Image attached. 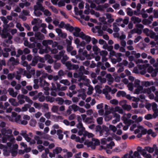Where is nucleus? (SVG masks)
Masks as SVG:
<instances>
[{"label":"nucleus","mask_w":158,"mask_h":158,"mask_svg":"<svg viewBox=\"0 0 158 158\" xmlns=\"http://www.w3.org/2000/svg\"><path fill=\"white\" fill-rule=\"evenodd\" d=\"M35 36L36 39L37 40H42L44 38V35L41 34V33L39 31L35 32Z\"/></svg>","instance_id":"obj_1"},{"label":"nucleus","mask_w":158,"mask_h":158,"mask_svg":"<svg viewBox=\"0 0 158 158\" xmlns=\"http://www.w3.org/2000/svg\"><path fill=\"white\" fill-rule=\"evenodd\" d=\"M122 119L124 121V123L127 124L128 126H130L131 124L133 123L134 121L131 119H128L125 117H122Z\"/></svg>","instance_id":"obj_2"},{"label":"nucleus","mask_w":158,"mask_h":158,"mask_svg":"<svg viewBox=\"0 0 158 158\" xmlns=\"http://www.w3.org/2000/svg\"><path fill=\"white\" fill-rule=\"evenodd\" d=\"M106 77L107 78L108 84L110 85H111L114 81V78L111 74L110 73L107 74L106 76Z\"/></svg>","instance_id":"obj_3"},{"label":"nucleus","mask_w":158,"mask_h":158,"mask_svg":"<svg viewBox=\"0 0 158 158\" xmlns=\"http://www.w3.org/2000/svg\"><path fill=\"white\" fill-rule=\"evenodd\" d=\"M8 91L9 92L10 95L14 98H15L18 94L17 92L14 91L13 89L12 88H9L8 90Z\"/></svg>","instance_id":"obj_4"},{"label":"nucleus","mask_w":158,"mask_h":158,"mask_svg":"<svg viewBox=\"0 0 158 158\" xmlns=\"http://www.w3.org/2000/svg\"><path fill=\"white\" fill-rule=\"evenodd\" d=\"M131 20L134 22V23H139L141 22L142 19L135 16H133L131 18Z\"/></svg>","instance_id":"obj_5"},{"label":"nucleus","mask_w":158,"mask_h":158,"mask_svg":"<svg viewBox=\"0 0 158 158\" xmlns=\"http://www.w3.org/2000/svg\"><path fill=\"white\" fill-rule=\"evenodd\" d=\"M95 131L96 132H99L101 135H102L104 133L103 130L102 129L101 126L99 125H97L96 126Z\"/></svg>","instance_id":"obj_6"},{"label":"nucleus","mask_w":158,"mask_h":158,"mask_svg":"<svg viewBox=\"0 0 158 158\" xmlns=\"http://www.w3.org/2000/svg\"><path fill=\"white\" fill-rule=\"evenodd\" d=\"M65 28L67 30H68L71 32H72L74 30V27L71 26L70 25L69 23L65 24Z\"/></svg>","instance_id":"obj_7"},{"label":"nucleus","mask_w":158,"mask_h":158,"mask_svg":"<svg viewBox=\"0 0 158 158\" xmlns=\"http://www.w3.org/2000/svg\"><path fill=\"white\" fill-rule=\"evenodd\" d=\"M126 93L125 91H119L117 94L116 96L118 97L121 96L123 97H126Z\"/></svg>","instance_id":"obj_8"},{"label":"nucleus","mask_w":158,"mask_h":158,"mask_svg":"<svg viewBox=\"0 0 158 158\" xmlns=\"http://www.w3.org/2000/svg\"><path fill=\"white\" fill-rule=\"evenodd\" d=\"M9 101L12 106H17L19 105L18 103L15 101V99L14 98H10Z\"/></svg>","instance_id":"obj_9"},{"label":"nucleus","mask_w":158,"mask_h":158,"mask_svg":"<svg viewBox=\"0 0 158 158\" xmlns=\"http://www.w3.org/2000/svg\"><path fill=\"white\" fill-rule=\"evenodd\" d=\"M9 60L10 62H12L11 64L13 65H16L19 63V62L16 60L15 58L13 57H11Z\"/></svg>","instance_id":"obj_10"},{"label":"nucleus","mask_w":158,"mask_h":158,"mask_svg":"<svg viewBox=\"0 0 158 158\" xmlns=\"http://www.w3.org/2000/svg\"><path fill=\"white\" fill-rule=\"evenodd\" d=\"M62 151V148L60 147H57L53 150V152L57 154L60 153Z\"/></svg>","instance_id":"obj_11"},{"label":"nucleus","mask_w":158,"mask_h":158,"mask_svg":"<svg viewBox=\"0 0 158 158\" xmlns=\"http://www.w3.org/2000/svg\"><path fill=\"white\" fill-rule=\"evenodd\" d=\"M55 100L56 102H58V104L60 105L63 104L64 102V100L62 98L57 97L56 98Z\"/></svg>","instance_id":"obj_12"},{"label":"nucleus","mask_w":158,"mask_h":158,"mask_svg":"<svg viewBox=\"0 0 158 158\" xmlns=\"http://www.w3.org/2000/svg\"><path fill=\"white\" fill-rule=\"evenodd\" d=\"M122 107L124 110H127L128 111H130L131 109V105L127 104L123 105L122 106Z\"/></svg>","instance_id":"obj_13"},{"label":"nucleus","mask_w":158,"mask_h":158,"mask_svg":"<svg viewBox=\"0 0 158 158\" xmlns=\"http://www.w3.org/2000/svg\"><path fill=\"white\" fill-rule=\"evenodd\" d=\"M39 60V58L37 56H35L33 59L31 65L33 66H35L38 63Z\"/></svg>","instance_id":"obj_14"},{"label":"nucleus","mask_w":158,"mask_h":158,"mask_svg":"<svg viewBox=\"0 0 158 158\" xmlns=\"http://www.w3.org/2000/svg\"><path fill=\"white\" fill-rule=\"evenodd\" d=\"M31 106V105L29 104H25L24 105V106L22 107L21 111H27V109L30 108Z\"/></svg>","instance_id":"obj_15"},{"label":"nucleus","mask_w":158,"mask_h":158,"mask_svg":"<svg viewBox=\"0 0 158 158\" xmlns=\"http://www.w3.org/2000/svg\"><path fill=\"white\" fill-rule=\"evenodd\" d=\"M108 148L106 147L103 146H101L100 148V150L104 149L106 150V152L108 154H110L111 153V151L110 150L107 149Z\"/></svg>","instance_id":"obj_16"},{"label":"nucleus","mask_w":158,"mask_h":158,"mask_svg":"<svg viewBox=\"0 0 158 158\" xmlns=\"http://www.w3.org/2000/svg\"><path fill=\"white\" fill-rule=\"evenodd\" d=\"M143 84L145 87H147L151 85H153L154 84V83L152 81H145L144 82Z\"/></svg>","instance_id":"obj_17"},{"label":"nucleus","mask_w":158,"mask_h":158,"mask_svg":"<svg viewBox=\"0 0 158 158\" xmlns=\"http://www.w3.org/2000/svg\"><path fill=\"white\" fill-rule=\"evenodd\" d=\"M45 99L47 102H49L51 103L53 102L55 100V98H54L51 97L49 96L46 97Z\"/></svg>","instance_id":"obj_18"},{"label":"nucleus","mask_w":158,"mask_h":158,"mask_svg":"<svg viewBox=\"0 0 158 158\" xmlns=\"http://www.w3.org/2000/svg\"><path fill=\"white\" fill-rule=\"evenodd\" d=\"M113 30L116 32H118L119 31V28L117 25L116 23H113Z\"/></svg>","instance_id":"obj_19"},{"label":"nucleus","mask_w":158,"mask_h":158,"mask_svg":"<svg viewBox=\"0 0 158 158\" xmlns=\"http://www.w3.org/2000/svg\"><path fill=\"white\" fill-rule=\"evenodd\" d=\"M98 80L100 81V82L102 83H104L106 81V79L105 78H102L100 76H98L97 77Z\"/></svg>","instance_id":"obj_20"},{"label":"nucleus","mask_w":158,"mask_h":158,"mask_svg":"<svg viewBox=\"0 0 158 158\" xmlns=\"http://www.w3.org/2000/svg\"><path fill=\"white\" fill-rule=\"evenodd\" d=\"M36 120L35 119H32L30 121V125L32 127H34L35 126L36 124Z\"/></svg>","instance_id":"obj_21"},{"label":"nucleus","mask_w":158,"mask_h":158,"mask_svg":"<svg viewBox=\"0 0 158 158\" xmlns=\"http://www.w3.org/2000/svg\"><path fill=\"white\" fill-rule=\"evenodd\" d=\"M145 149L147 151H148L149 153H152L154 152V149L152 148L149 146L145 147Z\"/></svg>","instance_id":"obj_22"},{"label":"nucleus","mask_w":158,"mask_h":158,"mask_svg":"<svg viewBox=\"0 0 158 158\" xmlns=\"http://www.w3.org/2000/svg\"><path fill=\"white\" fill-rule=\"evenodd\" d=\"M114 145L115 143L114 142L112 141L109 143L107 144L106 147L108 148L112 149V147L114 146Z\"/></svg>","instance_id":"obj_23"},{"label":"nucleus","mask_w":158,"mask_h":158,"mask_svg":"<svg viewBox=\"0 0 158 158\" xmlns=\"http://www.w3.org/2000/svg\"><path fill=\"white\" fill-rule=\"evenodd\" d=\"M127 15L130 16H131L133 15V12L132 11V9L129 7H128L127 8Z\"/></svg>","instance_id":"obj_24"},{"label":"nucleus","mask_w":158,"mask_h":158,"mask_svg":"<svg viewBox=\"0 0 158 158\" xmlns=\"http://www.w3.org/2000/svg\"><path fill=\"white\" fill-rule=\"evenodd\" d=\"M60 82L67 85H69L70 84V82L67 79L62 80L60 81Z\"/></svg>","instance_id":"obj_25"},{"label":"nucleus","mask_w":158,"mask_h":158,"mask_svg":"<svg viewBox=\"0 0 158 158\" xmlns=\"http://www.w3.org/2000/svg\"><path fill=\"white\" fill-rule=\"evenodd\" d=\"M8 148H6L4 149L3 154L4 156H8L9 155L10 151H9L7 150Z\"/></svg>","instance_id":"obj_26"},{"label":"nucleus","mask_w":158,"mask_h":158,"mask_svg":"<svg viewBox=\"0 0 158 158\" xmlns=\"http://www.w3.org/2000/svg\"><path fill=\"white\" fill-rule=\"evenodd\" d=\"M70 106L71 107L72 109L73 110L74 112L77 111L79 108V106L75 104H73Z\"/></svg>","instance_id":"obj_27"},{"label":"nucleus","mask_w":158,"mask_h":158,"mask_svg":"<svg viewBox=\"0 0 158 158\" xmlns=\"http://www.w3.org/2000/svg\"><path fill=\"white\" fill-rule=\"evenodd\" d=\"M10 152L11 153V156L13 157L16 156L18 154L17 150H10Z\"/></svg>","instance_id":"obj_28"},{"label":"nucleus","mask_w":158,"mask_h":158,"mask_svg":"<svg viewBox=\"0 0 158 158\" xmlns=\"http://www.w3.org/2000/svg\"><path fill=\"white\" fill-rule=\"evenodd\" d=\"M59 106H54L52 108V111L53 112L55 113L57 112L58 110Z\"/></svg>","instance_id":"obj_29"},{"label":"nucleus","mask_w":158,"mask_h":158,"mask_svg":"<svg viewBox=\"0 0 158 158\" xmlns=\"http://www.w3.org/2000/svg\"><path fill=\"white\" fill-rule=\"evenodd\" d=\"M44 13L45 15L47 16H50L52 15L51 12L47 9H45L44 12Z\"/></svg>","instance_id":"obj_30"},{"label":"nucleus","mask_w":158,"mask_h":158,"mask_svg":"<svg viewBox=\"0 0 158 158\" xmlns=\"http://www.w3.org/2000/svg\"><path fill=\"white\" fill-rule=\"evenodd\" d=\"M144 118L147 120H149L152 118V115L150 114H148L144 116Z\"/></svg>","instance_id":"obj_31"},{"label":"nucleus","mask_w":158,"mask_h":158,"mask_svg":"<svg viewBox=\"0 0 158 158\" xmlns=\"http://www.w3.org/2000/svg\"><path fill=\"white\" fill-rule=\"evenodd\" d=\"M97 121L99 125H101L103 123V118L102 117H98L97 118Z\"/></svg>","instance_id":"obj_32"},{"label":"nucleus","mask_w":158,"mask_h":158,"mask_svg":"<svg viewBox=\"0 0 158 158\" xmlns=\"http://www.w3.org/2000/svg\"><path fill=\"white\" fill-rule=\"evenodd\" d=\"M142 23L144 25H146L151 23V21L149 19H144L142 20Z\"/></svg>","instance_id":"obj_33"},{"label":"nucleus","mask_w":158,"mask_h":158,"mask_svg":"<svg viewBox=\"0 0 158 158\" xmlns=\"http://www.w3.org/2000/svg\"><path fill=\"white\" fill-rule=\"evenodd\" d=\"M93 119V117L92 116L90 117L89 118H86L85 121V122L87 123H93V121H92Z\"/></svg>","instance_id":"obj_34"},{"label":"nucleus","mask_w":158,"mask_h":158,"mask_svg":"<svg viewBox=\"0 0 158 158\" xmlns=\"http://www.w3.org/2000/svg\"><path fill=\"white\" fill-rule=\"evenodd\" d=\"M22 72V71H21V72L19 71H17L16 73H17V75H16L15 76L16 79L18 80H19L20 79L21 76L20 75H19V74H21V73Z\"/></svg>","instance_id":"obj_35"},{"label":"nucleus","mask_w":158,"mask_h":158,"mask_svg":"<svg viewBox=\"0 0 158 158\" xmlns=\"http://www.w3.org/2000/svg\"><path fill=\"white\" fill-rule=\"evenodd\" d=\"M65 65L69 70H71L72 64L70 62L68 61L66 62L65 64Z\"/></svg>","instance_id":"obj_36"},{"label":"nucleus","mask_w":158,"mask_h":158,"mask_svg":"<svg viewBox=\"0 0 158 158\" xmlns=\"http://www.w3.org/2000/svg\"><path fill=\"white\" fill-rule=\"evenodd\" d=\"M37 5H38L39 7V10L44 12L45 10L44 7L43 6L42 4L38 3Z\"/></svg>","instance_id":"obj_37"},{"label":"nucleus","mask_w":158,"mask_h":158,"mask_svg":"<svg viewBox=\"0 0 158 158\" xmlns=\"http://www.w3.org/2000/svg\"><path fill=\"white\" fill-rule=\"evenodd\" d=\"M0 19L3 22V23L5 24H7L8 22V20L6 19V18L4 16H1Z\"/></svg>","instance_id":"obj_38"},{"label":"nucleus","mask_w":158,"mask_h":158,"mask_svg":"<svg viewBox=\"0 0 158 158\" xmlns=\"http://www.w3.org/2000/svg\"><path fill=\"white\" fill-rule=\"evenodd\" d=\"M95 10H100L101 11H103L104 8L102 5H98L95 9Z\"/></svg>","instance_id":"obj_39"},{"label":"nucleus","mask_w":158,"mask_h":158,"mask_svg":"<svg viewBox=\"0 0 158 158\" xmlns=\"http://www.w3.org/2000/svg\"><path fill=\"white\" fill-rule=\"evenodd\" d=\"M109 128L114 132L116 131L117 130V128L115 126L111 125H110Z\"/></svg>","instance_id":"obj_40"},{"label":"nucleus","mask_w":158,"mask_h":158,"mask_svg":"<svg viewBox=\"0 0 158 158\" xmlns=\"http://www.w3.org/2000/svg\"><path fill=\"white\" fill-rule=\"evenodd\" d=\"M114 116L116 118V119L117 120V121H119L120 119V115L117 113H114Z\"/></svg>","instance_id":"obj_41"},{"label":"nucleus","mask_w":158,"mask_h":158,"mask_svg":"<svg viewBox=\"0 0 158 158\" xmlns=\"http://www.w3.org/2000/svg\"><path fill=\"white\" fill-rule=\"evenodd\" d=\"M58 5L59 7H61L65 6V4L64 1L60 0L58 2Z\"/></svg>","instance_id":"obj_42"},{"label":"nucleus","mask_w":158,"mask_h":158,"mask_svg":"<svg viewBox=\"0 0 158 158\" xmlns=\"http://www.w3.org/2000/svg\"><path fill=\"white\" fill-rule=\"evenodd\" d=\"M129 17H125V19L123 20V23L125 24H127L129 23Z\"/></svg>","instance_id":"obj_43"},{"label":"nucleus","mask_w":158,"mask_h":158,"mask_svg":"<svg viewBox=\"0 0 158 158\" xmlns=\"http://www.w3.org/2000/svg\"><path fill=\"white\" fill-rule=\"evenodd\" d=\"M7 97L5 95H4L0 97V101H6Z\"/></svg>","instance_id":"obj_44"},{"label":"nucleus","mask_w":158,"mask_h":158,"mask_svg":"<svg viewBox=\"0 0 158 158\" xmlns=\"http://www.w3.org/2000/svg\"><path fill=\"white\" fill-rule=\"evenodd\" d=\"M85 36H86V35L84 34L83 32L81 31L79 33V37H80L82 40H84V38L85 37Z\"/></svg>","instance_id":"obj_45"},{"label":"nucleus","mask_w":158,"mask_h":158,"mask_svg":"<svg viewBox=\"0 0 158 158\" xmlns=\"http://www.w3.org/2000/svg\"><path fill=\"white\" fill-rule=\"evenodd\" d=\"M84 40H85L88 44H89L91 40V37L88 35H86L84 38Z\"/></svg>","instance_id":"obj_46"},{"label":"nucleus","mask_w":158,"mask_h":158,"mask_svg":"<svg viewBox=\"0 0 158 158\" xmlns=\"http://www.w3.org/2000/svg\"><path fill=\"white\" fill-rule=\"evenodd\" d=\"M50 8L51 9L53 12L56 14H57L58 13V11L53 6H51Z\"/></svg>","instance_id":"obj_47"},{"label":"nucleus","mask_w":158,"mask_h":158,"mask_svg":"<svg viewBox=\"0 0 158 158\" xmlns=\"http://www.w3.org/2000/svg\"><path fill=\"white\" fill-rule=\"evenodd\" d=\"M66 74V73L65 72H64L62 70H60L58 72V75L60 76H63Z\"/></svg>","instance_id":"obj_48"},{"label":"nucleus","mask_w":158,"mask_h":158,"mask_svg":"<svg viewBox=\"0 0 158 158\" xmlns=\"http://www.w3.org/2000/svg\"><path fill=\"white\" fill-rule=\"evenodd\" d=\"M93 50L95 52H98L100 50V49L96 45H94L93 47Z\"/></svg>","instance_id":"obj_49"},{"label":"nucleus","mask_w":158,"mask_h":158,"mask_svg":"<svg viewBox=\"0 0 158 158\" xmlns=\"http://www.w3.org/2000/svg\"><path fill=\"white\" fill-rule=\"evenodd\" d=\"M110 102L112 104L117 105L118 104V100L116 99H113L110 101Z\"/></svg>","instance_id":"obj_50"},{"label":"nucleus","mask_w":158,"mask_h":158,"mask_svg":"<svg viewBox=\"0 0 158 158\" xmlns=\"http://www.w3.org/2000/svg\"><path fill=\"white\" fill-rule=\"evenodd\" d=\"M46 51V49L41 48L40 49V50L39 51V52L40 54H43L44 53H47L48 52H47Z\"/></svg>","instance_id":"obj_51"},{"label":"nucleus","mask_w":158,"mask_h":158,"mask_svg":"<svg viewBox=\"0 0 158 158\" xmlns=\"http://www.w3.org/2000/svg\"><path fill=\"white\" fill-rule=\"evenodd\" d=\"M39 20H40V19H39V18H38V19H36V18L34 19H33V20L31 22V24L32 25H35V24H36V23H38V21Z\"/></svg>","instance_id":"obj_52"},{"label":"nucleus","mask_w":158,"mask_h":158,"mask_svg":"<svg viewBox=\"0 0 158 158\" xmlns=\"http://www.w3.org/2000/svg\"><path fill=\"white\" fill-rule=\"evenodd\" d=\"M30 52V50L27 48H25L23 50V52L25 54H27L29 53Z\"/></svg>","instance_id":"obj_53"},{"label":"nucleus","mask_w":158,"mask_h":158,"mask_svg":"<svg viewBox=\"0 0 158 158\" xmlns=\"http://www.w3.org/2000/svg\"><path fill=\"white\" fill-rule=\"evenodd\" d=\"M43 83L42 84H41L40 85V87H43L44 86L46 85L47 86H49V84L48 82H47L45 80H44Z\"/></svg>","instance_id":"obj_54"},{"label":"nucleus","mask_w":158,"mask_h":158,"mask_svg":"<svg viewBox=\"0 0 158 158\" xmlns=\"http://www.w3.org/2000/svg\"><path fill=\"white\" fill-rule=\"evenodd\" d=\"M22 12L24 16L30 15L29 14L30 13L29 11L27 10H23L22 11Z\"/></svg>","instance_id":"obj_55"},{"label":"nucleus","mask_w":158,"mask_h":158,"mask_svg":"<svg viewBox=\"0 0 158 158\" xmlns=\"http://www.w3.org/2000/svg\"><path fill=\"white\" fill-rule=\"evenodd\" d=\"M6 25L3 26V28L2 30V32H6L7 31V28L9 27V25L6 24Z\"/></svg>","instance_id":"obj_56"},{"label":"nucleus","mask_w":158,"mask_h":158,"mask_svg":"<svg viewBox=\"0 0 158 158\" xmlns=\"http://www.w3.org/2000/svg\"><path fill=\"white\" fill-rule=\"evenodd\" d=\"M37 148L39 150V151L40 152H42V151L44 149V147L41 145H40L37 146Z\"/></svg>","instance_id":"obj_57"},{"label":"nucleus","mask_w":158,"mask_h":158,"mask_svg":"<svg viewBox=\"0 0 158 158\" xmlns=\"http://www.w3.org/2000/svg\"><path fill=\"white\" fill-rule=\"evenodd\" d=\"M51 66L50 65H48L45 67V69L49 73H51L52 72V71L51 69Z\"/></svg>","instance_id":"obj_58"},{"label":"nucleus","mask_w":158,"mask_h":158,"mask_svg":"<svg viewBox=\"0 0 158 158\" xmlns=\"http://www.w3.org/2000/svg\"><path fill=\"white\" fill-rule=\"evenodd\" d=\"M127 87L128 88L129 90L130 91L133 90V87L132 83H129L127 85Z\"/></svg>","instance_id":"obj_59"},{"label":"nucleus","mask_w":158,"mask_h":158,"mask_svg":"<svg viewBox=\"0 0 158 158\" xmlns=\"http://www.w3.org/2000/svg\"><path fill=\"white\" fill-rule=\"evenodd\" d=\"M140 81L138 79H136L134 82V85L135 87H137L140 85Z\"/></svg>","instance_id":"obj_60"},{"label":"nucleus","mask_w":158,"mask_h":158,"mask_svg":"<svg viewBox=\"0 0 158 158\" xmlns=\"http://www.w3.org/2000/svg\"><path fill=\"white\" fill-rule=\"evenodd\" d=\"M92 140L95 141L94 144L96 145H99L100 144V141L98 139H95L94 138H92Z\"/></svg>","instance_id":"obj_61"},{"label":"nucleus","mask_w":158,"mask_h":158,"mask_svg":"<svg viewBox=\"0 0 158 158\" xmlns=\"http://www.w3.org/2000/svg\"><path fill=\"white\" fill-rule=\"evenodd\" d=\"M85 130V129L84 127H83V128L81 129H80L78 132V135L80 136L82 135H83V131Z\"/></svg>","instance_id":"obj_62"},{"label":"nucleus","mask_w":158,"mask_h":158,"mask_svg":"<svg viewBox=\"0 0 158 158\" xmlns=\"http://www.w3.org/2000/svg\"><path fill=\"white\" fill-rule=\"evenodd\" d=\"M59 35H60L58 36L64 39L66 38L67 36V34L66 33H63L62 32Z\"/></svg>","instance_id":"obj_63"},{"label":"nucleus","mask_w":158,"mask_h":158,"mask_svg":"<svg viewBox=\"0 0 158 158\" xmlns=\"http://www.w3.org/2000/svg\"><path fill=\"white\" fill-rule=\"evenodd\" d=\"M142 37L141 36H138L137 37L135 38L134 40V42L135 43H137L138 42L140 39H142Z\"/></svg>","instance_id":"obj_64"}]
</instances>
